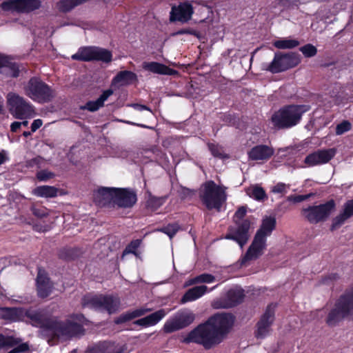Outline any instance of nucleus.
I'll use <instances>...</instances> for the list:
<instances>
[{
  "instance_id": "nucleus-1",
  "label": "nucleus",
  "mask_w": 353,
  "mask_h": 353,
  "mask_svg": "<svg viewBox=\"0 0 353 353\" xmlns=\"http://www.w3.org/2000/svg\"><path fill=\"white\" fill-rule=\"evenodd\" d=\"M2 318L11 321H23L39 327V336L52 345L54 341L67 340L75 335L81 329L77 323L59 321L45 310L34 307H4L1 309Z\"/></svg>"
},
{
  "instance_id": "nucleus-2",
  "label": "nucleus",
  "mask_w": 353,
  "mask_h": 353,
  "mask_svg": "<svg viewBox=\"0 0 353 353\" xmlns=\"http://www.w3.org/2000/svg\"><path fill=\"white\" fill-rule=\"evenodd\" d=\"M234 322L230 314H216L192 330L182 342L195 343L210 349L221 343Z\"/></svg>"
},
{
  "instance_id": "nucleus-3",
  "label": "nucleus",
  "mask_w": 353,
  "mask_h": 353,
  "mask_svg": "<svg viewBox=\"0 0 353 353\" xmlns=\"http://www.w3.org/2000/svg\"><path fill=\"white\" fill-rule=\"evenodd\" d=\"M344 319L353 322V284L336 301L327 314L325 323L328 326L333 327Z\"/></svg>"
},
{
  "instance_id": "nucleus-4",
  "label": "nucleus",
  "mask_w": 353,
  "mask_h": 353,
  "mask_svg": "<svg viewBox=\"0 0 353 353\" xmlns=\"http://www.w3.org/2000/svg\"><path fill=\"white\" fill-rule=\"evenodd\" d=\"M226 190L227 187L224 185H217L213 181H208L201 188L200 198L208 209L219 211L227 199Z\"/></svg>"
},
{
  "instance_id": "nucleus-5",
  "label": "nucleus",
  "mask_w": 353,
  "mask_h": 353,
  "mask_svg": "<svg viewBox=\"0 0 353 353\" xmlns=\"http://www.w3.org/2000/svg\"><path fill=\"white\" fill-rule=\"evenodd\" d=\"M308 110L306 105H287L276 112L272 122L279 128H289L297 125L304 112Z\"/></svg>"
},
{
  "instance_id": "nucleus-6",
  "label": "nucleus",
  "mask_w": 353,
  "mask_h": 353,
  "mask_svg": "<svg viewBox=\"0 0 353 353\" xmlns=\"http://www.w3.org/2000/svg\"><path fill=\"white\" fill-rule=\"evenodd\" d=\"M81 303L83 307L107 311L109 314H112L119 310L120 299L113 296L87 294L82 299Z\"/></svg>"
},
{
  "instance_id": "nucleus-7",
  "label": "nucleus",
  "mask_w": 353,
  "mask_h": 353,
  "mask_svg": "<svg viewBox=\"0 0 353 353\" xmlns=\"http://www.w3.org/2000/svg\"><path fill=\"white\" fill-rule=\"evenodd\" d=\"M24 91L30 98L41 103L48 102L54 97L50 87L36 77L29 80L24 87Z\"/></svg>"
},
{
  "instance_id": "nucleus-8",
  "label": "nucleus",
  "mask_w": 353,
  "mask_h": 353,
  "mask_svg": "<svg viewBox=\"0 0 353 353\" xmlns=\"http://www.w3.org/2000/svg\"><path fill=\"white\" fill-rule=\"evenodd\" d=\"M301 62L300 55L294 53L276 52L272 61L268 65L266 70L272 73H279L290 68H294Z\"/></svg>"
},
{
  "instance_id": "nucleus-9",
  "label": "nucleus",
  "mask_w": 353,
  "mask_h": 353,
  "mask_svg": "<svg viewBox=\"0 0 353 353\" xmlns=\"http://www.w3.org/2000/svg\"><path fill=\"white\" fill-rule=\"evenodd\" d=\"M334 208L335 203L331 200L323 204L303 208L301 214L310 223L316 224L325 221Z\"/></svg>"
},
{
  "instance_id": "nucleus-10",
  "label": "nucleus",
  "mask_w": 353,
  "mask_h": 353,
  "mask_svg": "<svg viewBox=\"0 0 353 353\" xmlns=\"http://www.w3.org/2000/svg\"><path fill=\"white\" fill-rule=\"evenodd\" d=\"M7 99L10 105V111L15 118L23 119L34 116L33 107L21 97L14 93H9Z\"/></svg>"
},
{
  "instance_id": "nucleus-11",
  "label": "nucleus",
  "mask_w": 353,
  "mask_h": 353,
  "mask_svg": "<svg viewBox=\"0 0 353 353\" xmlns=\"http://www.w3.org/2000/svg\"><path fill=\"white\" fill-rule=\"evenodd\" d=\"M194 319L195 314L192 312L179 311L166 321L163 330L165 333H172L188 327L193 323Z\"/></svg>"
},
{
  "instance_id": "nucleus-12",
  "label": "nucleus",
  "mask_w": 353,
  "mask_h": 353,
  "mask_svg": "<svg viewBox=\"0 0 353 353\" xmlns=\"http://www.w3.org/2000/svg\"><path fill=\"white\" fill-rule=\"evenodd\" d=\"M250 228L251 223L248 219H244L241 223H235V225L228 228L225 239L234 241L243 248L250 239Z\"/></svg>"
},
{
  "instance_id": "nucleus-13",
  "label": "nucleus",
  "mask_w": 353,
  "mask_h": 353,
  "mask_svg": "<svg viewBox=\"0 0 353 353\" xmlns=\"http://www.w3.org/2000/svg\"><path fill=\"white\" fill-rule=\"evenodd\" d=\"M41 6L40 0H7L1 3L4 11L17 13H29L39 9Z\"/></svg>"
},
{
  "instance_id": "nucleus-14",
  "label": "nucleus",
  "mask_w": 353,
  "mask_h": 353,
  "mask_svg": "<svg viewBox=\"0 0 353 353\" xmlns=\"http://www.w3.org/2000/svg\"><path fill=\"white\" fill-rule=\"evenodd\" d=\"M275 305H270L267 307L264 314L256 325L254 335L257 339H264L268 336L271 332V326L274 321Z\"/></svg>"
},
{
  "instance_id": "nucleus-15",
  "label": "nucleus",
  "mask_w": 353,
  "mask_h": 353,
  "mask_svg": "<svg viewBox=\"0 0 353 353\" xmlns=\"http://www.w3.org/2000/svg\"><path fill=\"white\" fill-rule=\"evenodd\" d=\"M266 239L259 237V235H254L252 243L240 260L241 265L246 266L251 261L263 255L266 249Z\"/></svg>"
},
{
  "instance_id": "nucleus-16",
  "label": "nucleus",
  "mask_w": 353,
  "mask_h": 353,
  "mask_svg": "<svg viewBox=\"0 0 353 353\" xmlns=\"http://www.w3.org/2000/svg\"><path fill=\"white\" fill-rule=\"evenodd\" d=\"M243 296L242 290L232 289L229 290L225 296L214 300L211 305L214 309L230 308L240 303Z\"/></svg>"
},
{
  "instance_id": "nucleus-17",
  "label": "nucleus",
  "mask_w": 353,
  "mask_h": 353,
  "mask_svg": "<svg viewBox=\"0 0 353 353\" xmlns=\"http://www.w3.org/2000/svg\"><path fill=\"white\" fill-rule=\"evenodd\" d=\"M336 154L335 148L317 150L309 154L304 163L309 167L323 165L328 163Z\"/></svg>"
},
{
  "instance_id": "nucleus-18",
  "label": "nucleus",
  "mask_w": 353,
  "mask_h": 353,
  "mask_svg": "<svg viewBox=\"0 0 353 353\" xmlns=\"http://www.w3.org/2000/svg\"><path fill=\"white\" fill-rule=\"evenodd\" d=\"M194 9L188 1L180 3L178 6H173L170 13L171 22L179 21L186 23L192 19Z\"/></svg>"
},
{
  "instance_id": "nucleus-19",
  "label": "nucleus",
  "mask_w": 353,
  "mask_h": 353,
  "mask_svg": "<svg viewBox=\"0 0 353 353\" xmlns=\"http://www.w3.org/2000/svg\"><path fill=\"white\" fill-rule=\"evenodd\" d=\"M137 202V194L130 189L116 188L114 204L120 208H131Z\"/></svg>"
},
{
  "instance_id": "nucleus-20",
  "label": "nucleus",
  "mask_w": 353,
  "mask_h": 353,
  "mask_svg": "<svg viewBox=\"0 0 353 353\" xmlns=\"http://www.w3.org/2000/svg\"><path fill=\"white\" fill-rule=\"evenodd\" d=\"M37 293L39 297L46 298L52 292L54 285L47 276L46 272L41 270L38 272L37 277Z\"/></svg>"
},
{
  "instance_id": "nucleus-21",
  "label": "nucleus",
  "mask_w": 353,
  "mask_h": 353,
  "mask_svg": "<svg viewBox=\"0 0 353 353\" xmlns=\"http://www.w3.org/2000/svg\"><path fill=\"white\" fill-rule=\"evenodd\" d=\"M114 188H100L94 192V201L100 206H103L110 203L114 204L115 196Z\"/></svg>"
},
{
  "instance_id": "nucleus-22",
  "label": "nucleus",
  "mask_w": 353,
  "mask_h": 353,
  "mask_svg": "<svg viewBox=\"0 0 353 353\" xmlns=\"http://www.w3.org/2000/svg\"><path fill=\"white\" fill-rule=\"evenodd\" d=\"M274 150L272 147L265 145H259L253 147L248 152L249 159L252 161H268L273 154Z\"/></svg>"
},
{
  "instance_id": "nucleus-23",
  "label": "nucleus",
  "mask_w": 353,
  "mask_h": 353,
  "mask_svg": "<svg viewBox=\"0 0 353 353\" xmlns=\"http://www.w3.org/2000/svg\"><path fill=\"white\" fill-rule=\"evenodd\" d=\"M217 285L209 289L206 285H201L190 288L186 291L181 298V303H185L188 302L194 301L202 297L207 292H210L215 289Z\"/></svg>"
},
{
  "instance_id": "nucleus-24",
  "label": "nucleus",
  "mask_w": 353,
  "mask_h": 353,
  "mask_svg": "<svg viewBox=\"0 0 353 353\" xmlns=\"http://www.w3.org/2000/svg\"><path fill=\"white\" fill-rule=\"evenodd\" d=\"M142 67L145 70L151 72L154 74L162 75H176L178 72L168 66L155 61L143 62Z\"/></svg>"
},
{
  "instance_id": "nucleus-25",
  "label": "nucleus",
  "mask_w": 353,
  "mask_h": 353,
  "mask_svg": "<svg viewBox=\"0 0 353 353\" xmlns=\"http://www.w3.org/2000/svg\"><path fill=\"white\" fill-rule=\"evenodd\" d=\"M276 221L274 216H265L261 221L259 229L256 231L255 235H259L267 240V237L270 236L276 228Z\"/></svg>"
},
{
  "instance_id": "nucleus-26",
  "label": "nucleus",
  "mask_w": 353,
  "mask_h": 353,
  "mask_svg": "<svg viewBox=\"0 0 353 353\" xmlns=\"http://www.w3.org/2000/svg\"><path fill=\"white\" fill-rule=\"evenodd\" d=\"M168 312L169 310L161 309L145 317L137 320L134 323L145 327L152 326L158 323Z\"/></svg>"
},
{
  "instance_id": "nucleus-27",
  "label": "nucleus",
  "mask_w": 353,
  "mask_h": 353,
  "mask_svg": "<svg viewBox=\"0 0 353 353\" xmlns=\"http://www.w3.org/2000/svg\"><path fill=\"white\" fill-rule=\"evenodd\" d=\"M353 216V199L347 201L343 205V211L332 220L331 230L339 228L347 219Z\"/></svg>"
},
{
  "instance_id": "nucleus-28",
  "label": "nucleus",
  "mask_w": 353,
  "mask_h": 353,
  "mask_svg": "<svg viewBox=\"0 0 353 353\" xmlns=\"http://www.w3.org/2000/svg\"><path fill=\"white\" fill-rule=\"evenodd\" d=\"M137 79V75L128 70L119 72L112 79L111 86L119 88L132 83Z\"/></svg>"
},
{
  "instance_id": "nucleus-29",
  "label": "nucleus",
  "mask_w": 353,
  "mask_h": 353,
  "mask_svg": "<svg viewBox=\"0 0 353 353\" xmlns=\"http://www.w3.org/2000/svg\"><path fill=\"white\" fill-rule=\"evenodd\" d=\"M17 65L10 61V59L5 55L0 54V73L12 77L19 76Z\"/></svg>"
},
{
  "instance_id": "nucleus-30",
  "label": "nucleus",
  "mask_w": 353,
  "mask_h": 353,
  "mask_svg": "<svg viewBox=\"0 0 353 353\" xmlns=\"http://www.w3.org/2000/svg\"><path fill=\"white\" fill-rule=\"evenodd\" d=\"M113 94V90L108 89L105 90L102 94L96 100L90 101L82 107V109L88 110L90 112L98 110L100 108L103 107L104 102Z\"/></svg>"
},
{
  "instance_id": "nucleus-31",
  "label": "nucleus",
  "mask_w": 353,
  "mask_h": 353,
  "mask_svg": "<svg viewBox=\"0 0 353 353\" xmlns=\"http://www.w3.org/2000/svg\"><path fill=\"white\" fill-rule=\"evenodd\" d=\"M92 353H121V352L115 343L104 341L93 347Z\"/></svg>"
},
{
  "instance_id": "nucleus-32",
  "label": "nucleus",
  "mask_w": 353,
  "mask_h": 353,
  "mask_svg": "<svg viewBox=\"0 0 353 353\" xmlns=\"http://www.w3.org/2000/svg\"><path fill=\"white\" fill-rule=\"evenodd\" d=\"M58 189L54 186L41 185L38 186L32 190V194L45 198H53L57 196Z\"/></svg>"
},
{
  "instance_id": "nucleus-33",
  "label": "nucleus",
  "mask_w": 353,
  "mask_h": 353,
  "mask_svg": "<svg viewBox=\"0 0 353 353\" xmlns=\"http://www.w3.org/2000/svg\"><path fill=\"white\" fill-rule=\"evenodd\" d=\"M94 47H83L79 49L77 53L72 55L73 60L89 61L94 60Z\"/></svg>"
},
{
  "instance_id": "nucleus-34",
  "label": "nucleus",
  "mask_w": 353,
  "mask_h": 353,
  "mask_svg": "<svg viewBox=\"0 0 353 353\" xmlns=\"http://www.w3.org/2000/svg\"><path fill=\"white\" fill-rule=\"evenodd\" d=\"M86 1L87 0H59L56 3V8L59 12H68Z\"/></svg>"
},
{
  "instance_id": "nucleus-35",
  "label": "nucleus",
  "mask_w": 353,
  "mask_h": 353,
  "mask_svg": "<svg viewBox=\"0 0 353 353\" xmlns=\"http://www.w3.org/2000/svg\"><path fill=\"white\" fill-rule=\"evenodd\" d=\"M215 281L216 278L214 276L210 274L204 273L188 279L185 282V286L187 287L199 283H212Z\"/></svg>"
},
{
  "instance_id": "nucleus-36",
  "label": "nucleus",
  "mask_w": 353,
  "mask_h": 353,
  "mask_svg": "<svg viewBox=\"0 0 353 353\" xmlns=\"http://www.w3.org/2000/svg\"><path fill=\"white\" fill-rule=\"evenodd\" d=\"M300 42L296 39L283 38L275 41L274 46L278 49H292L299 46Z\"/></svg>"
},
{
  "instance_id": "nucleus-37",
  "label": "nucleus",
  "mask_w": 353,
  "mask_h": 353,
  "mask_svg": "<svg viewBox=\"0 0 353 353\" xmlns=\"http://www.w3.org/2000/svg\"><path fill=\"white\" fill-rule=\"evenodd\" d=\"M94 60L101 61L106 63L110 62L112 60V54L108 50L94 47Z\"/></svg>"
},
{
  "instance_id": "nucleus-38",
  "label": "nucleus",
  "mask_w": 353,
  "mask_h": 353,
  "mask_svg": "<svg viewBox=\"0 0 353 353\" xmlns=\"http://www.w3.org/2000/svg\"><path fill=\"white\" fill-rule=\"evenodd\" d=\"M247 194L257 201H263L267 198L265 190L259 186H252L247 190Z\"/></svg>"
},
{
  "instance_id": "nucleus-39",
  "label": "nucleus",
  "mask_w": 353,
  "mask_h": 353,
  "mask_svg": "<svg viewBox=\"0 0 353 353\" xmlns=\"http://www.w3.org/2000/svg\"><path fill=\"white\" fill-rule=\"evenodd\" d=\"M21 341V340L20 339L0 334V349L12 347L19 344Z\"/></svg>"
},
{
  "instance_id": "nucleus-40",
  "label": "nucleus",
  "mask_w": 353,
  "mask_h": 353,
  "mask_svg": "<svg viewBox=\"0 0 353 353\" xmlns=\"http://www.w3.org/2000/svg\"><path fill=\"white\" fill-rule=\"evenodd\" d=\"M208 146L214 157L223 159L229 158L222 146L214 143H208Z\"/></svg>"
},
{
  "instance_id": "nucleus-41",
  "label": "nucleus",
  "mask_w": 353,
  "mask_h": 353,
  "mask_svg": "<svg viewBox=\"0 0 353 353\" xmlns=\"http://www.w3.org/2000/svg\"><path fill=\"white\" fill-rule=\"evenodd\" d=\"M164 202L165 199L163 198L150 196L147 201L146 205L150 210H156L161 206Z\"/></svg>"
},
{
  "instance_id": "nucleus-42",
  "label": "nucleus",
  "mask_w": 353,
  "mask_h": 353,
  "mask_svg": "<svg viewBox=\"0 0 353 353\" xmlns=\"http://www.w3.org/2000/svg\"><path fill=\"white\" fill-rule=\"evenodd\" d=\"M305 57L310 58L317 54V48L312 44L308 43L299 48Z\"/></svg>"
},
{
  "instance_id": "nucleus-43",
  "label": "nucleus",
  "mask_w": 353,
  "mask_h": 353,
  "mask_svg": "<svg viewBox=\"0 0 353 353\" xmlns=\"http://www.w3.org/2000/svg\"><path fill=\"white\" fill-rule=\"evenodd\" d=\"M179 229V225L176 223L169 224L159 230V231L166 234L172 239Z\"/></svg>"
},
{
  "instance_id": "nucleus-44",
  "label": "nucleus",
  "mask_w": 353,
  "mask_h": 353,
  "mask_svg": "<svg viewBox=\"0 0 353 353\" xmlns=\"http://www.w3.org/2000/svg\"><path fill=\"white\" fill-rule=\"evenodd\" d=\"M141 243V241L139 239L132 241L124 250L123 256L130 253L136 254V251L137 248L140 246Z\"/></svg>"
},
{
  "instance_id": "nucleus-45",
  "label": "nucleus",
  "mask_w": 353,
  "mask_h": 353,
  "mask_svg": "<svg viewBox=\"0 0 353 353\" xmlns=\"http://www.w3.org/2000/svg\"><path fill=\"white\" fill-rule=\"evenodd\" d=\"M55 174L47 170H42L37 173V178L40 181H46L50 179L54 178Z\"/></svg>"
},
{
  "instance_id": "nucleus-46",
  "label": "nucleus",
  "mask_w": 353,
  "mask_h": 353,
  "mask_svg": "<svg viewBox=\"0 0 353 353\" xmlns=\"http://www.w3.org/2000/svg\"><path fill=\"white\" fill-rule=\"evenodd\" d=\"M351 129V123L347 121H344L338 124L336 127V134L337 135L343 134Z\"/></svg>"
},
{
  "instance_id": "nucleus-47",
  "label": "nucleus",
  "mask_w": 353,
  "mask_h": 353,
  "mask_svg": "<svg viewBox=\"0 0 353 353\" xmlns=\"http://www.w3.org/2000/svg\"><path fill=\"white\" fill-rule=\"evenodd\" d=\"M247 212L246 207H240L235 212L233 220L234 223H241L243 218L245 216Z\"/></svg>"
},
{
  "instance_id": "nucleus-48",
  "label": "nucleus",
  "mask_w": 353,
  "mask_h": 353,
  "mask_svg": "<svg viewBox=\"0 0 353 353\" xmlns=\"http://www.w3.org/2000/svg\"><path fill=\"white\" fill-rule=\"evenodd\" d=\"M289 189V185L283 183H279L272 187V192L274 193L285 194Z\"/></svg>"
},
{
  "instance_id": "nucleus-49",
  "label": "nucleus",
  "mask_w": 353,
  "mask_h": 353,
  "mask_svg": "<svg viewBox=\"0 0 353 353\" xmlns=\"http://www.w3.org/2000/svg\"><path fill=\"white\" fill-rule=\"evenodd\" d=\"M32 214L39 218H43L48 215V211L46 208L41 207L40 208H37L34 207L32 208Z\"/></svg>"
},
{
  "instance_id": "nucleus-50",
  "label": "nucleus",
  "mask_w": 353,
  "mask_h": 353,
  "mask_svg": "<svg viewBox=\"0 0 353 353\" xmlns=\"http://www.w3.org/2000/svg\"><path fill=\"white\" fill-rule=\"evenodd\" d=\"M310 196V194L306 195H290L287 198L288 201H292L294 203H300L306 199H307Z\"/></svg>"
},
{
  "instance_id": "nucleus-51",
  "label": "nucleus",
  "mask_w": 353,
  "mask_h": 353,
  "mask_svg": "<svg viewBox=\"0 0 353 353\" xmlns=\"http://www.w3.org/2000/svg\"><path fill=\"white\" fill-rule=\"evenodd\" d=\"M150 311H151V309H150V308H147V309L141 308V309L135 310H134L132 312H130L129 313H130L131 319H135L137 317L143 316L145 314H146L147 312H149Z\"/></svg>"
},
{
  "instance_id": "nucleus-52",
  "label": "nucleus",
  "mask_w": 353,
  "mask_h": 353,
  "mask_svg": "<svg viewBox=\"0 0 353 353\" xmlns=\"http://www.w3.org/2000/svg\"><path fill=\"white\" fill-rule=\"evenodd\" d=\"M180 34H191L197 36L198 33L196 30L191 29V28H184L178 30L175 33L173 34V35H180Z\"/></svg>"
},
{
  "instance_id": "nucleus-53",
  "label": "nucleus",
  "mask_w": 353,
  "mask_h": 353,
  "mask_svg": "<svg viewBox=\"0 0 353 353\" xmlns=\"http://www.w3.org/2000/svg\"><path fill=\"white\" fill-rule=\"evenodd\" d=\"M43 159L40 157H37L34 159H32L30 160H28L26 161V166L27 167H33L34 165H40L41 163L43 162Z\"/></svg>"
},
{
  "instance_id": "nucleus-54",
  "label": "nucleus",
  "mask_w": 353,
  "mask_h": 353,
  "mask_svg": "<svg viewBox=\"0 0 353 353\" xmlns=\"http://www.w3.org/2000/svg\"><path fill=\"white\" fill-rule=\"evenodd\" d=\"M29 347L27 343H22L18 345L17 347L12 349L11 351H10L8 353H19V352H23L27 350H28Z\"/></svg>"
},
{
  "instance_id": "nucleus-55",
  "label": "nucleus",
  "mask_w": 353,
  "mask_h": 353,
  "mask_svg": "<svg viewBox=\"0 0 353 353\" xmlns=\"http://www.w3.org/2000/svg\"><path fill=\"white\" fill-rule=\"evenodd\" d=\"M130 320H132V319H131L130 313L128 312V313L123 314L121 315L119 317H118L115 320V323L119 324V323H122L126 322Z\"/></svg>"
},
{
  "instance_id": "nucleus-56",
  "label": "nucleus",
  "mask_w": 353,
  "mask_h": 353,
  "mask_svg": "<svg viewBox=\"0 0 353 353\" xmlns=\"http://www.w3.org/2000/svg\"><path fill=\"white\" fill-rule=\"evenodd\" d=\"M323 310H316L314 311L311 312V319H320L323 316Z\"/></svg>"
},
{
  "instance_id": "nucleus-57",
  "label": "nucleus",
  "mask_w": 353,
  "mask_h": 353,
  "mask_svg": "<svg viewBox=\"0 0 353 353\" xmlns=\"http://www.w3.org/2000/svg\"><path fill=\"white\" fill-rule=\"evenodd\" d=\"M43 124V121L41 119H36L34 120L31 125L32 132H35L37 129H39Z\"/></svg>"
},
{
  "instance_id": "nucleus-58",
  "label": "nucleus",
  "mask_w": 353,
  "mask_h": 353,
  "mask_svg": "<svg viewBox=\"0 0 353 353\" xmlns=\"http://www.w3.org/2000/svg\"><path fill=\"white\" fill-rule=\"evenodd\" d=\"M130 106L133 107L134 109H136L139 111L148 110V111L151 112V110L148 107H147L146 105H144L134 103V104L130 105Z\"/></svg>"
},
{
  "instance_id": "nucleus-59",
  "label": "nucleus",
  "mask_w": 353,
  "mask_h": 353,
  "mask_svg": "<svg viewBox=\"0 0 353 353\" xmlns=\"http://www.w3.org/2000/svg\"><path fill=\"white\" fill-rule=\"evenodd\" d=\"M8 160V157L5 151L0 152V165L6 162Z\"/></svg>"
},
{
  "instance_id": "nucleus-60",
  "label": "nucleus",
  "mask_w": 353,
  "mask_h": 353,
  "mask_svg": "<svg viewBox=\"0 0 353 353\" xmlns=\"http://www.w3.org/2000/svg\"><path fill=\"white\" fill-rule=\"evenodd\" d=\"M21 126V123L19 121H14L11 124L10 128L11 131L13 132H16Z\"/></svg>"
},
{
  "instance_id": "nucleus-61",
  "label": "nucleus",
  "mask_w": 353,
  "mask_h": 353,
  "mask_svg": "<svg viewBox=\"0 0 353 353\" xmlns=\"http://www.w3.org/2000/svg\"><path fill=\"white\" fill-rule=\"evenodd\" d=\"M23 134L24 137H29L31 134V132H24L23 133Z\"/></svg>"
},
{
  "instance_id": "nucleus-62",
  "label": "nucleus",
  "mask_w": 353,
  "mask_h": 353,
  "mask_svg": "<svg viewBox=\"0 0 353 353\" xmlns=\"http://www.w3.org/2000/svg\"><path fill=\"white\" fill-rule=\"evenodd\" d=\"M20 123H21V125L27 126L28 124V122L27 121H22V122H20Z\"/></svg>"
},
{
  "instance_id": "nucleus-63",
  "label": "nucleus",
  "mask_w": 353,
  "mask_h": 353,
  "mask_svg": "<svg viewBox=\"0 0 353 353\" xmlns=\"http://www.w3.org/2000/svg\"><path fill=\"white\" fill-rule=\"evenodd\" d=\"M78 321H81V319L83 318V316L82 315H79L77 316Z\"/></svg>"
},
{
  "instance_id": "nucleus-64",
  "label": "nucleus",
  "mask_w": 353,
  "mask_h": 353,
  "mask_svg": "<svg viewBox=\"0 0 353 353\" xmlns=\"http://www.w3.org/2000/svg\"><path fill=\"white\" fill-rule=\"evenodd\" d=\"M331 276H332V278L333 279H336V274H332V275H331Z\"/></svg>"
}]
</instances>
